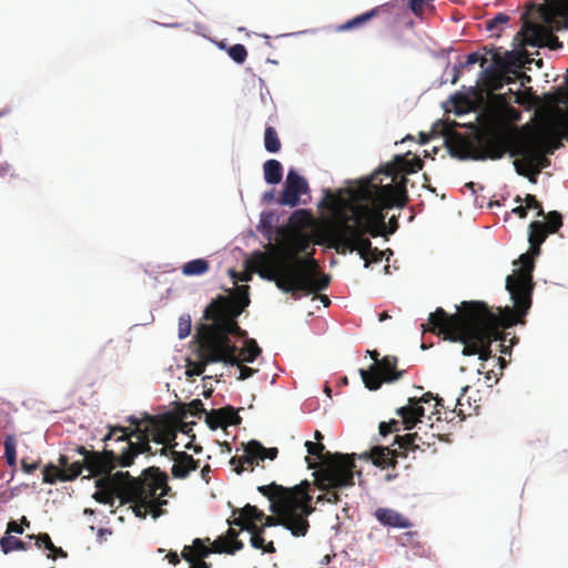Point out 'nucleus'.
I'll use <instances>...</instances> for the list:
<instances>
[{
    "instance_id": "nucleus-1",
    "label": "nucleus",
    "mask_w": 568,
    "mask_h": 568,
    "mask_svg": "<svg viewBox=\"0 0 568 568\" xmlns=\"http://www.w3.org/2000/svg\"><path fill=\"white\" fill-rule=\"evenodd\" d=\"M104 436L103 453L88 450L84 446L69 449L82 456V459L72 460L73 455L62 454L58 465L48 464L43 470V483L71 481L83 469L89 471L88 477L102 476L97 479V491L93 498L104 505L113 506L115 498L122 504H132L133 513L139 518L151 514L153 518L163 515L162 497L169 495L168 475L156 467H149L139 477H132L129 471L111 474L116 466L128 467L134 458L142 453L151 452L150 440L165 444L173 440L178 432L186 435L193 428H108Z\"/></svg>"
},
{
    "instance_id": "nucleus-2",
    "label": "nucleus",
    "mask_w": 568,
    "mask_h": 568,
    "mask_svg": "<svg viewBox=\"0 0 568 568\" xmlns=\"http://www.w3.org/2000/svg\"><path fill=\"white\" fill-rule=\"evenodd\" d=\"M407 181L402 178L397 184H383L381 172H374L354 192L357 202L327 193L328 209L334 215L328 234L385 236L384 210L406 206Z\"/></svg>"
},
{
    "instance_id": "nucleus-3",
    "label": "nucleus",
    "mask_w": 568,
    "mask_h": 568,
    "mask_svg": "<svg viewBox=\"0 0 568 568\" xmlns=\"http://www.w3.org/2000/svg\"><path fill=\"white\" fill-rule=\"evenodd\" d=\"M524 318L508 306L496 314L486 303L469 301L463 302L453 315L438 307L422 326L424 331L443 335L446 341L463 343V355H478L485 362L491 357V343L504 342L500 328L524 324Z\"/></svg>"
},
{
    "instance_id": "nucleus-4",
    "label": "nucleus",
    "mask_w": 568,
    "mask_h": 568,
    "mask_svg": "<svg viewBox=\"0 0 568 568\" xmlns=\"http://www.w3.org/2000/svg\"><path fill=\"white\" fill-rule=\"evenodd\" d=\"M272 252L253 253L247 262L248 267L262 278L274 282L283 293L291 294L295 300L326 290L331 283L329 275L322 272L318 262L310 253L300 257L307 244H302L297 252L280 250L270 244Z\"/></svg>"
},
{
    "instance_id": "nucleus-5",
    "label": "nucleus",
    "mask_w": 568,
    "mask_h": 568,
    "mask_svg": "<svg viewBox=\"0 0 568 568\" xmlns=\"http://www.w3.org/2000/svg\"><path fill=\"white\" fill-rule=\"evenodd\" d=\"M239 412L240 409L236 410L232 406L206 412L201 399H193L189 404L178 403L174 409L159 416L145 414L144 419L148 423L146 426H196V422H186V419L201 418L205 415L206 426H239L242 423Z\"/></svg>"
},
{
    "instance_id": "nucleus-6",
    "label": "nucleus",
    "mask_w": 568,
    "mask_h": 568,
    "mask_svg": "<svg viewBox=\"0 0 568 568\" xmlns=\"http://www.w3.org/2000/svg\"><path fill=\"white\" fill-rule=\"evenodd\" d=\"M355 456V454L335 453L317 465L313 473L314 483L318 489L325 491L327 503L338 504L339 490L353 487L355 475H362V471L356 468Z\"/></svg>"
},
{
    "instance_id": "nucleus-7",
    "label": "nucleus",
    "mask_w": 568,
    "mask_h": 568,
    "mask_svg": "<svg viewBox=\"0 0 568 568\" xmlns=\"http://www.w3.org/2000/svg\"><path fill=\"white\" fill-rule=\"evenodd\" d=\"M248 304L247 285L239 287V295L236 297L219 295L204 310V318L211 322L205 325L225 339H232L234 336H244L245 332L241 329L236 318Z\"/></svg>"
},
{
    "instance_id": "nucleus-8",
    "label": "nucleus",
    "mask_w": 568,
    "mask_h": 568,
    "mask_svg": "<svg viewBox=\"0 0 568 568\" xmlns=\"http://www.w3.org/2000/svg\"><path fill=\"white\" fill-rule=\"evenodd\" d=\"M197 342V361H187L186 376H200L204 373L206 365L211 363L237 364V347L232 339H225L220 334L201 324L195 335Z\"/></svg>"
},
{
    "instance_id": "nucleus-9",
    "label": "nucleus",
    "mask_w": 568,
    "mask_h": 568,
    "mask_svg": "<svg viewBox=\"0 0 568 568\" xmlns=\"http://www.w3.org/2000/svg\"><path fill=\"white\" fill-rule=\"evenodd\" d=\"M311 503L312 500L301 498L293 501L288 498L282 503L273 501L271 510L276 516L265 515L264 521L258 527H263V531H265L266 527L281 525L296 537L305 536L310 528L307 517L314 511Z\"/></svg>"
},
{
    "instance_id": "nucleus-10",
    "label": "nucleus",
    "mask_w": 568,
    "mask_h": 568,
    "mask_svg": "<svg viewBox=\"0 0 568 568\" xmlns=\"http://www.w3.org/2000/svg\"><path fill=\"white\" fill-rule=\"evenodd\" d=\"M458 146L463 159L498 160L507 151V140L498 128L487 126L476 133L474 141H459Z\"/></svg>"
},
{
    "instance_id": "nucleus-11",
    "label": "nucleus",
    "mask_w": 568,
    "mask_h": 568,
    "mask_svg": "<svg viewBox=\"0 0 568 568\" xmlns=\"http://www.w3.org/2000/svg\"><path fill=\"white\" fill-rule=\"evenodd\" d=\"M532 252L524 253L519 256L520 268L506 278V288L514 303L511 308L517 315L526 316L531 307V293L534 290L532 271L535 262Z\"/></svg>"
},
{
    "instance_id": "nucleus-12",
    "label": "nucleus",
    "mask_w": 568,
    "mask_h": 568,
    "mask_svg": "<svg viewBox=\"0 0 568 568\" xmlns=\"http://www.w3.org/2000/svg\"><path fill=\"white\" fill-rule=\"evenodd\" d=\"M326 241L327 246L334 248L338 254L356 251L365 261V267H368L371 263L381 262L387 252L393 254L389 248L381 251L377 247H373L371 240L366 235L328 234Z\"/></svg>"
},
{
    "instance_id": "nucleus-13",
    "label": "nucleus",
    "mask_w": 568,
    "mask_h": 568,
    "mask_svg": "<svg viewBox=\"0 0 568 568\" xmlns=\"http://www.w3.org/2000/svg\"><path fill=\"white\" fill-rule=\"evenodd\" d=\"M359 374L366 388L377 390L383 383H393L402 378L404 371L397 369V357L387 355L368 369H359Z\"/></svg>"
},
{
    "instance_id": "nucleus-14",
    "label": "nucleus",
    "mask_w": 568,
    "mask_h": 568,
    "mask_svg": "<svg viewBox=\"0 0 568 568\" xmlns=\"http://www.w3.org/2000/svg\"><path fill=\"white\" fill-rule=\"evenodd\" d=\"M546 222L532 221L528 226V242L530 244V252L538 255L541 244L546 241L549 234L557 233L562 226V215L558 211H550L542 216Z\"/></svg>"
},
{
    "instance_id": "nucleus-15",
    "label": "nucleus",
    "mask_w": 568,
    "mask_h": 568,
    "mask_svg": "<svg viewBox=\"0 0 568 568\" xmlns=\"http://www.w3.org/2000/svg\"><path fill=\"white\" fill-rule=\"evenodd\" d=\"M410 155V152L404 155H395L392 162L383 165L377 172L390 178L388 183L397 184L402 178H406L405 174L415 173L423 168V160L417 155Z\"/></svg>"
},
{
    "instance_id": "nucleus-16",
    "label": "nucleus",
    "mask_w": 568,
    "mask_h": 568,
    "mask_svg": "<svg viewBox=\"0 0 568 568\" xmlns=\"http://www.w3.org/2000/svg\"><path fill=\"white\" fill-rule=\"evenodd\" d=\"M433 399L430 392L420 397H410L407 404L396 409V415L400 417L403 426H416L417 424H427L430 422V415L425 414L424 403Z\"/></svg>"
},
{
    "instance_id": "nucleus-17",
    "label": "nucleus",
    "mask_w": 568,
    "mask_h": 568,
    "mask_svg": "<svg viewBox=\"0 0 568 568\" xmlns=\"http://www.w3.org/2000/svg\"><path fill=\"white\" fill-rule=\"evenodd\" d=\"M311 484L307 480L302 481L300 485L293 488H285L281 485L272 483L270 485L260 486L258 491L267 497L270 500L277 499L276 503L285 501L287 498L293 500L306 499L312 500V496L308 494Z\"/></svg>"
},
{
    "instance_id": "nucleus-18",
    "label": "nucleus",
    "mask_w": 568,
    "mask_h": 568,
    "mask_svg": "<svg viewBox=\"0 0 568 568\" xmlns=\"http://www.w3.org/2000/svg\"><path fill=\"white\" fill-rule=\"evenodd\" d=\"M520 153L526 156L525 161L517 160L514 163L517 173L520 175H535L538 174L542 169L550 165V161L547 158V154L540 150L530 148L523 150Z\"/></svg>"
},
{
    "instance_id": "nucleus-19",
    "label": "nucleus",
    "mask_w": 568,
    "mask_h": 568,
    "mask_svg": "<svg viewBox=\"0 0 568 568\" xmlns=\"http://www.w3.org/2000/svg\"><path fill=\"white\" fill-rule=\"evenodd\" d=\"M308 192V184L297 172L290 170L285 186L282 191L280 203L292 207L300 203V195Z\"/></svg>"
},
{
    "instance_id": "nucleus-20",
    "label": "nucleus",
    "mask_w": 568,
    "mask_h": 568,
    "mask_svg": "<svg viewBox=\"0 0 568 568\" xmlns=\"http://www.w3.org/2000/svg\"><path fill=\"white\" fill-rule=\"evenodd\" d=\"M395 444L397 445L396 448L382 446L373 447L369 453H364L359 457L366 460L371 459L374 465L382 468L395 467L398 457H406L405 452L399 449V440L397 437Z\"/></svg>"
},
{
    "instance_id": "nucleus-21",
    "label": "nucleus",
    "mask_w": 568,
    "mask_h": 568,
    "mask_svg": "<svg viewBox=\"0 0 568 568\" xmlns=\"http://www.w3.org/2000/svg\"><path fill=\"white\" fill-rule=\"evenodd\" d=\"M169 453L171 455V459L174 462L171 469L173 477L184 479L191 471L199 468V460H195L185 452H176L168 446H163L161 448V454L168 455Z\"/></svg>"
},
{
    "instance_id": "nucleus-22",
    "label": "nucleus",
    "mask_w": 568,
    "mask_h": 568,
    "mask_svg": "<svg viewBox=\"0 0 568 568\" xmlns=\"http://www.w3.org/2000/svg\"><path fill=\"white\" fill-rule=\"evenodd\" d=\"M206 541H210V539L207 538ZM222 541H223V539H215L212 542V547H207L205 545V540L195 538L191 546H184L181 557L185 561H191L192 559L204 560L212 552L223 554V550H225V549L222 546Z\"/></svg>"
},
{
    "instance_id": "nucleus-23",
    "label": "nucleus",
    "mask_w": 568,
    "mask_h": 568,
    "mask_svg": "<svg viewBox=\"0 0 568 568\" xmlns=\"http://www.w3.org/2000/svg\"><path fill=\"white\" fill-rule=\"evenodd\" d=\"M256 452H263L262 445L255 440L247 444L244 455L242 457H232L230 464L236 474H242L245 470L253 471L255 465H258V456Z\"/></svg>"
},
{
    "instance_id": "nucleus-24",
    "label": "nucleus",
    "mask_w": 568,
    "mask_h": 568,
    "mask_svg": "<svg viewBox=\"0 0 568 568\" xmlns=\"http://www.w3.org/2000/svg\"><path fill=\"white\" fill-rule=\"evenodd\" d=\"M399 440V449H403L407 455L408 452H415L416 449L426 450L432 447L436 439L439 438V435H428L427 432L424 435H419L418 433L406 434L405 436H397Z\"/></svg>"
},
{
    "instance_id": "nucleus-25",
    "label": "nucleus",
    "mask_w": 568,
    "mask_h": 568,
    "mask_svg": "<svg viewBox=\"0 0 568 568\" xmlns=\"http://www.w3.org/2000/svg\"><path fill=\"white\" fill-rule=\"evenodd\" d=\"M518 34L521 36L524 44L540 47L548 37V31L541 24L526 21Z\"/></svg>"
},
{
    "instance_id": "nucleus-26",
    "label": "nucleus",
    "mask_w": 568,
    "mask_h": 568,
    "mask_svg": "<svg viewBox=\"0 0 568 568\" xmlns=\"http://www.w3.org/2000/svg\"><path fill=\"white\" fill-rule=\"evenodd\" d=\"M561 146V142L556 133L550 128H545L539 134L534 138L535 150H540L547 155H551Z\"/></svg>"
},
{
    "instance_id": "nucleus-27",
    "label": "nucleus",
    "mask_w": 568,
    "mask_h": 568,
    "mask_svg": "<svg viewBox=\"0 0 568 568\" xmlns=\"http://www.w3.org/2000/svg\"><path fill=\"white\" fill-rule=\"evenodd\" d=\"M375 517L382 525L388 527L409 528L413 526L408 518L390 508H377L375 510Z\"/></svg>"
},
{
    "instance_id": "nucleus-28",
    "label": "nucleus",
    "mask_w": 568,
    "mask_h": 568,
    "mask_svg": "<svg viewBox=\"0 0 568 568\" xmlns=\"http://www.w3.org/2000/svg\"><path fill=\"white\" fill-rule=\"evenodd\" d=\"M246 531L251 534V546L255 549H262L266 554L275 552V547L273 541L266 542L263 535V527H258V525H251L246 527Z\"/></svg>"
},
{
    "instance_id": "nucleus-29",
    "label": "nucleus",
    "mask_w": 568,
    "mask_h": 568,
    "mask_svg": "<svg viewBox=\"0 0 568 568\" xmlns=\"http://www.w3.org/2000/svg\"><path fill=\"white\" fill-rule=\"evenodd\" d=\"M314 438L316 442L306 440L305 447L307 453L318 459V465H321L323 459L327 458L328 456H333L334 454L325 452V446L322 443L324 436L318 429H316Z\"/></svg>"
},
{
    "instance_id": "nucleus-30",
    "label": "nucleus",
    "mask_w": 568,
    "mask_h": 568,
    "mask_svg": "<svg viewBox=\"0 0 568 568\" xmlns=\"http://www.w3.org/2000/svg\"><path fill=\"white\" fill-rule=\"evenodd\" d=\"M239 530H236L234 527H231L227 529L225 536H221L217 539H223L222 546L224 549L223 552L234 555L236 551L242 550L244 547V544L237 539L239 537Z\"/></svg>"
},
{
    "instance_id": "nucleus-31",
    "label": "nucleus",
    "mask_w": 568,
    "mask_h": 568,
    "mask_svg": "<svg viewBox=\"0 0 568 568\" xmlns=\"http://www.w3.org/2000/svg\"><path fill=\"white\" fill-rule=\"evenodd\" d=\"M264 179L268 184H277L282 181L283 168L277 160H267L264 165Z\"/></svg>"
},
{
    "instance_id": "nucleus-32",
    "label": "nucleus",
    "mask_w": 568,
    "mask_h": 568,
    "mask_svg": "<svg viewBox=\"0 0 568 568\" xmlns=\"http://www.w3.org/2000/svg\"><path fill=\"white\" fill-rule=\"evenodd\" d=\"M480 63L481 67L487 62V59L484 55H480L477 52L469 53L466 58V61L464 63L454 64L452 69V83L455 84L462 74V70L464 68H468L470 65H474L475 63Z\"/></svg>"
},
{
    "instance_id": "nucleus-33",
    "label": "nucleus",
    "mask_w": 568,
    "mask_h": 568,
    "mask_svg": "<svg viewBox=\"0 0 568 568\" xmlns=\"http://www.w3.org/2000/svg\"><path fill=\"white\" fill-rule=\"evenodd\" d=\"M379 12L378 8H374L371 11H367L365 13H362L345 23L341 24L337 30L338 31H348L351 29L361 28L365 23H367L369 20H372L374 17H376Z\"/></svg>"
},
{
    "instance_id": "nucleus-34",
    "label": "nucleus",
    "mask_w": 568,
    "mask_h": 568,
    "mask_svg": "<svg viewBox=\"0 0 568 568\" xmlns=\"http://www.w3.org/2000/svg\"><path fill=\"white\" fill-rule=\"evenodd\" d=\"M210 268V264L204 258H196L185 263L182 266V273L185 276H199L205 274Z\"/></svg>"
},
{
    "instance_id": "nucleus-35",
    "label": "nucleus",
    "mask_w": 568,
    "mask_h": 568,
    "mask_svg": "<svg viewBox=\"0 0 568 568\" xmlns=\"http://www.w3.org/2000/svg\"><path fill=\"white\" fill-rule=\"evenodd\" d=\"M443 399L433 395V399H429V403H424L425 414L430 415V422H428L427 426H434L435 423L442 422V408H443Z\"/></svg>"
},
{
    "instance_id": "nucleus-36",
    "label": "nucleus",
    "mask_w": 568,
    "mask_h": 568,
    "mask_svg": "<svg viewBox=\"0 0 568 568\" xmlns=\"http://www.w3.org/2000/svg\"><path fill=\"white\" fill-rule=\"evenodd\" d=\"M264 146L270 153H277L281 150V140L273 126H266L264 132Z\"/></svg>"
},
{
    "instance_id": "nucleus-37",
    "label": "nucleus",
    "mask_w": 568,
    "mask_h": 568,
    "mask_svg": "<svg viewBox=\"0 0 568 568\" xmlns=\"http://www.w3.org/2000/svg\"><path fill=\"white\" fill-rule=\"evenodd\" d=\"M0 547L4 554H9L13 550H28L29 547L26 542L14 536L6 535L0 539Z\"/></svg>"
},
{
    "instance_id": "nucleus-38",
    "label": "nucleus",
    "mask_w": 568,
    "mask_h": 568,
    "mask_svg": "<svg viewBox=\"0 0 568 568\" xmlns=\"http://www.w3.org/2000/svg\"><path fill=\"white\" fill-rule=\"evenodd\" d=\"M262 353L255 339H248L245 343V347H243L237 356H240V362L252 363L255 358Z\"/></svg>"
},
{
    "instance_id": "nucleus-39",
    "label": "nucleus",
    "mask_w": 568,
    "mask_h": 568,
    "mask_svg": "<svg viewBox=\"0 0 568 568\" xmlns=\"http://www.w3.org/2000/svg\"><path fill=\"white\" fill-rule=\"evenodd\" d=\"M17 439L14 435H8L4 439V457L10 467L17 464Z\"/></svg>"
},
{
    "instance_id": "nucleus-40",
    "label": "nucleus",
    "mask_w": 568,
    "mask_h": 568,
    "mask_svg": "<svg viewBox=\"0 0 568 568\" xmlns=\"http://www.w3.org/2000/svg\"><path fill=\"white\" fill-rule=\"evenodd\" d=\"M515 202L516 203L525 202V206L527 207V210H529V209L537 210V216H544L545 215V211L542 209L541 203L532 194H527L525 196V199H521L520 195H517L515 197Z\"/></svg>"
},
{
    "instance_id": "nucleus-41",
    "label": "nucleus",
    "mask_w": 568,
    "mask_h": 568,
    "mask_svg": "<svg viewBox=\"0 0 568 568\" xmlns=\"http://www.w3.org/2000/svg\"><path fill=\"white\" fill-rule=\"evenodd\" d=\"M442 420H445L448 424L462 423L465 420V415L463 414L462 409H459V410H457L456 408L446 409L443 407L442 408Z\"/></svg>"
},
{
    "instance_id": "nucleus-42",
    "label": "nucleus",
    "mask_w": 568,
    "mask_h": 568,
    "mask_svg": "<svg viewBox=\"0 0 568 568\" xmlns=\"http://www.w3.org/2000/svg\"><path fill=\"white\" fill-rule=\"evenodd\" d=\"M227 53L236 63H243L247 58V50L241 43L230 47Z\"/></svg>"
},
{
    "instance_id": "nucleus-43",
    "label": "nucleus",
    "mask_w": 568,
    "mask_h": 568,
    "mask_svg": "<svg viewBox=\"0 0 568 568\" xmlns=\"http://www.w3.org/2000/svg\"><path fill=\"white\" fill-rule=\"evenodd\" d=\"M509 94L513 95L515 103H517L519 105L527 106V108L531 106V100H532L531 89H529L526 92H523V91L513 92V90L509 89Z\"/></svg>"
},
{
    "instance_id": "nucleus-44",
    "label": "nucleus",
    "mask_w": 568,
    "mask_h": 568,
    "mask_svg": "<svg viewBox=\"0 0 568 568\" xmlns=\"http://www.w3.org/2000/svg\"><path fill=\"white\" fill-rule=\"evenodd\" d=\"M28 539L34 540V545L38 548L44 547L45 549H54V544L52 542L50 536L47 532L36 535H28Z\"/></svg>"
},
{
    "instance_id": "nucleus-45",
    "label": "nucleus",
    "mask_w": 568,
    "mask_h": 568,
    "mask_svg": "<svg viewBox=\"0 0 568 568\" xmlns=\"http://www.w3.org/2000/svg\"><path fill=\"white\" fill-rule=\"evenodd\" d=\"M509 21V17L505 13H498L493 19L486 21L487 30L489 31H500V27L506 24Z\"/></svg>"
},
{
    "instance_id": "nucleus-46",
    "label": "nucleus",
    "mask_w": 568,
    "mask_h": 568,
    "mask_svg": "<svg viewBox=\"0 0 568 568\" xmlns=\"http://www.w3.org/2000/svg\"><path fill=\"white\" fill-rule=\"evenodd\" d=\"M191 316L182 315L179 320V337L185 338L191 333Z\"/></svg>"
},
{
    "instance_id": "nucleus-47",
    "label": "nucleus",
    "mask_w": 568,
    "mask_h": 568,
    "mask_svg": "<svg viewBox=\"0 0 568 568\" xmlns=\"http://www.w3.org/2000/svg\"><path fill=\"white\" fill-rule=\"evenodd\" d=\"M434 0H410L409 8L413 13L420 17L424 13L426 7L430 6Z\"/></svg>"
},
{
    "instance_id": "nucleus-48",
    "label": "nucleus",
    "mask_w": 568,
    "mask_h": 568,
    "mask_svg": "<svg viewBox=\"0 0 568 568\" xmlns=\"http://www.w3.org/2000/svg\"><path fill=\"white\" fill-rule=\"evenodd\" d=\"M237 352H239V349L236 351V353ZM236 357L240 359V356L236 355ZM240 363L241 362L239 361V363L236 364L239 366V369H240V376H239L240 381L247 379L248 377H251V376H253L255 374L256 369L251 368V367L245 366V365H241Z\"/></svg>"
},
{
    "instance_id": "nucleus-49",
    "label": "nucleus",
    "mask_w": 568,
    "mask_h": 568,
    "mask_svg": "<svg viewBox=\"0 0 568 568\" xmlns=\"http://www.w3.org/2000/svg\"><path fill=\"white\" fill-rule=\"evenodd\" d=\"M262 450L263 452H256L257 453V456H258V459L260 462H263L264 459L268 458V459H275L276 456H277V448H265L262 446Z\"/></svg>"
},
{
    "instance_id": "nucleus-50",
    "label": "nucleus",
    "mask_w": 568,
    "mask_h": 568,
    "mask_svg": "<svg viewBox=\"0 0 568 568\" xmlns=\"http://www.w3.org/2000/svg\"><path fill=\"white\" fill-rule=\"evenodd\" d=\"M253 513H255V506L250 504L245 505L239 510V514L244 518L246 523H253Z\"/></svg>"
},
{
    "instance_id": "nucleus-51",
    "label": "nucleus",
    "mask_w": 568,
    "mask_h": 568,
    "mask_svg": "<svg viewBox=\"0 0 568 568\" xmlns=\"http://www.w3.org/2000/svg\"><path fill=\"white\" fill-rule=\"evenodd\" d=\"M229 525L231 527L237 526V527H240V530H246V527H248L251 525H256V523H246L244 520V518L239 514V517H236L232 520H229Z\"/></svg>"
},
{
    "instance_id": "nucleus-52",
    "label": "nucleus",
    "mask_w": 568,
    "mask_h": 568,
    "mask_svg": "<svg viewBox=\"0 0 568 568\" xmlns=\"http://www.w3.org/2000/svg\"><path fill=\"white\" fill-rule=\"evenodd\" d=\"M11 534H23V527L21 526V524L17 523L16 520H10L7 525L6 535Z\"/></svg>"
},
{
    "instance_id": "nucleus-53",
    "label": "nucleus",
    "mask_w": 568,
    "mask_h": 568,
    "mask_svg": "<svg viewBox=\"0 0 568 568\" xmlns=\"http://www.w3.org/2000/svg\"><path fill=\"white\" fill-rule=\"evenodd\" d=\"M398 229V217L393 215L388 223L386 224V235L387 234H393L397 231Z\"/></svg>"
},
{
    "instance_id": "nucleus-54",
    "label": "nucleus",
    "mask_w": 568,
    "mask_h": 568,
    "mask_svg": "<svg viewBox=\"0 0 568 568\" xmlns=\"http://www.w3.org/2000/svg\"><path fill=\"white\" fill-rule=\"evenodd\" d=\"M21 467H22V470L26 473V474H32L38 467V463H27L24 459L21 460Z\"/></svg>"
},
{
    "instance_id": "nucleus-55",
    "label": "nucleus",
    "mask_w": 568,
    "mask_h": 568,
    "mask_svg": "<svg viewBox=\"0 0 568 568\" xmlns=\"http://www.w3.org/2000/svg\"><path fill=\"white\" fill-rule=\"evenodd\" d=\"M417 531H408V532H405L403 534L399 539H400V542L402 545H406V542H413L414 539L417 537Z\"/></svg>"
},
{
    "instance_id": "nucleus-56",
    "label": "nucleus",
    "mask_w": 568,
    "mask_h": 568,
    "mask_svg": "<svg viewBox=\"0 0 568 568\" xmlns=\"http://www.w3.org/2000/svg\"><path fill=\"white\" fill-rule=\"evenodd\" d=\"M187 562L190 564V568H211V564L202 559H192Z\"/></svg>"
},
{
    "instance_id": "nucleus-57",
    "label": "nucleus",
    "mask_w": 568,
    "mask_h": 568,
    "mask_svg": "<svg viewBox=\"0 0 568 568\" xmlns=\"http://www.w3.org/2000/svg\"><path fill=\"white\" fill-rule=\"evenodd\" d=\"M564 3L559 4L555 8L556 14H560L565 18H568V0H562Z\"/></svg>"
},
{
    "instance_id": "nucleus-58",
    "label": "nucleus",
    "mask_w": 568,
    "mask_h": 568,
    "mask_svg": "<svg viewBox=\"0 0 568 568\" xmlns=\"http://www.w3.org/2000/svg\"><path fill=\"white\" fill-rule=\"evenodd\" d=\"M511 213L517 215L519 219H526L528 214V210L526 206L518 205L511 210Z\"/></svg>"
},
{
    "instance_id": "nucleus-59",
    "label": "nucleus",
    "mask_w": 568,
    "mask_h": 568,
    "mask_svg": "<svg viewBox=\"0 0 568 568\" xmlns=\"http://www.w3.org/2000/svg\"><path fill=\"white\" fill-rule=\"evenodd\" d=\"M265 514L255 506V513H253V523L261 525L264 521Z\"/></svg>"
},
{
    "instance_id": "nucleus-60",
    "label": "nucleus",
    "mask_w": 568,
    "mask_h": 568,
    "mask_svg": "<svg viewBox=\"0 0 568 568\" xmlns=\"http://www.w3.org/2000/svg\"><path fill=\"white\" fill-rule=\"evenodd\" d=\"M506 112H507V115H508L511 120H514V121H518V120H520V115H521V114H520V112H519L517 109H515V108H513V106H507Z\"/></svg>"
},
{
    "instance_id": "nucleus-61",
    "label": "nucleus",
    "mask_w": 568,
    "mask_h": 568,
    "mask_svg": "<svg viewBox=\"0 0 568 568\" xmlns=\"http://www.w3.org/2000/svg\"><path fill=\"white\" fill-rule=\"evenodd\" d=\"M166 559L173 566H176L181 561L180 556L175 551H169L166 555Z\"/></svg>"
},
{
    "instance_id": "nucleus-62",
    "label": "nucleus",
    "mask_w": 568,
    "mask_h": 568,
    "mask_svg": "<svg viewBox=\"0 0 568 568\" xmlns=\"http://www.w3.org/2000/svg\"><path fill=\"white\" fill-rule=\"evenodd\" d=\"M52 554L48 557H51L52 559H55L57 557H67V552L61 548L54 546V549H49Z\"/></svg>"
},
{
    "instance_id": "nucleus-63",
    "label": "nucleus",
    "mask_w": 568,
    "mask_h": 568,
    "mask_svg": "<svg viewBox=\"0 0 568 568\" xmlns=\"http://www.w3.org/2000/svg\"><path fill=\"white\" fill-rule=\"evenodd\" d=\"M210 473H211V466L210 465H205L201 469V477H202L203 480H205V483L210 481Z\"/></svg>"
},
{
    "instance_id": "nucleus-64",
    "label": "nucleus",
    "mask_w": 568,
    "mask_h": 568,
    "mask_svg": "<svg viewBox=\"0 0 568 568\" xmlns=\"http://www.w3.org/2000/svg\"><path fill=\"white\" fill-rule=\"evenodd\" d=\"M560 126L565 129L566 133L568 134V112L560 120Z\"/></svg>"
}]
</instances>
